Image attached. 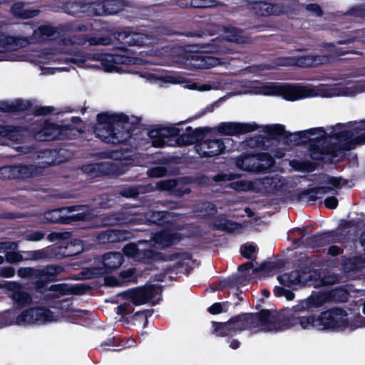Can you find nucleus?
Listing matches in <instances>:
<instances>
[{
    "label": "nucleus",
    "mask_w": 365,
    "mask_h": 365,
    "mask_svg": "<svg viewBox=\"0 0 365 365\" xmlns=\"http://www.w3.org/2000/svg\"><path fill=\"white\" fill-rule=\"evenodd\" d=\"M215 226L219 230L227 232H237L242 228L240 225L222 218L216 220Z\"/></svg>",
    "instance_id": "obj_40"
},
{
    "label": "nucleus",
    "mask_w": 365,
    "mask_h": 365,
    "mask_svg": "<svg viewBox=\"0 0 365 365\" xmlns=\"http://www.w3.org/2000/svg\"><path fill=\"white\" fill-rule=\"evenodd\" d=\"M24 325L42 324L56 321L58 315L45 307H33L21 312Z\"/></svg>",
    "instance_id": "obj_9"
},
{
    "label": "nucleus",
    "mask_w": 365,
    "mask_h": 365,
    "mask_svg": "<svg viewBox=\"0 0 365 365\" xmlns=\"http://www.w3.org/2000/svg\"><path fill=\"white\" fill-rule=\"evenodd\" d=\"M278 281L280 284L292 287L298 284H310L312 281V274L309 272L300 274L298 271L290 273H284L278 276Z\"/></svg>",
    "instance_id": "obj_19"
},
{
    "label": "nucleus",
    "mask_w": 365,
    "mask_h": 365,
    "mask_svg": "<svg viewBox=\"0 0 365 365\" xmlns=\"http://www.w3.org/2000/svg\"><path fill=\"white\" fill-rule=\"evenodd\" d=\"M135 269L131 268L120 273V281L123 284H126L135 279Z\"/></svg>",
    "instance_id": "obj_48"
},
{
    "label": "nucleus",
    "mask_w": 365,
    "mask_h": 365,
    "mask_svg": "<svg viewBox=\"0 0 365 365\" xmlns=\"http://www.w3.org/2000/svg\"><path fill=\"white\" fill-rule=\"evenodd\" d=\"M50 290L60 294H65L71 291V289L66 284H55L51 287ZM58 297V294H56Z\"/></svg>",
    "instance_id": "obj_53"
},
{
    "label": "nucleus",
    "mask_w": 365,
    "mask_h": 365,
    "mask_svg": "<svg viewBox=\"0 0 365 365\" xmlns=\"http://www.w3.org/2000/svg\"><path fill=\"white\" fill-rule=\"evenodd\" d=\"M303 136L307 138L310 142H320L326 137V132L322 128H312L304 130L302 133Z\"/></svg>",
    "instance_id": "obj_39"
},
{
    "label": "nucleus",
    "mask_w": 365,
    "mask_h": 365,
    "mask_svg": "<svg viewBox=\"0 0 365 365\" xmlns=\"http://www.w3.org/2000/svg\"><path fill=\"white\" fill-rule=\"evenodd\" d=\"M118 40L128 46H141L145 43V36L138 33L123 31L118 34Z\"/></svg>",
    "instance_id": "obj_29"
},
{
    "label": "nucleus",
    "mask_w": 365,
    "mask_h": 365,
    "mask_svg": "<svg viewBox=\"0 0 365 365\" xmlns=\"http://www.w3.org/2000/svg\"><path fill=\"white\" fill-rule=\"evenodd\" d=\"M44 237V234L41 231L34 232L26 235V240L28 241H39Z\"/></svg>",
    "instance_id": "obj_60"
},
{
    "label": "nucleus",
    "mask_w": 365,
    "mask_h": 365,
    "mask_svg": "<svg viewBox=\"0 0 365 365\" xmlns=\"http://www.w3.org/2000/svg\"><path fill=\"white\" fill-rule=\"evenodd\" d=\"M158 186L160 190H173L174 195L177 196H180L190 192L188 188H185L183 192H180L178 188L179 184L174 180L161 181L158 183Z\"/></svg>",
    "instance_id": "obj_36"
},
{
    "label": "nucleus",
    "mask_w": 365,
    "mask_h": 365,
    "mask_svg": "<svg viewBox=\"0 0 365 365\" xmlns=\"http://www.w3.org/2000/svg\"><path fill=\"white\" fill-rule=\"evenodd\" d=\"M120 297L136 306L148 302L155 304L161 299V289L158 285H145L128 289L120 294Z\"/></svg>",
    "instance_id": "obj_6"
},
{
    "label": "nucleus",
    "mask_w": 365,
    "mask_h": 365,
    "mask_svg": "<svg viewBox=\"0 0 365 365\" xmlns=\"http://www.w3.org/2000/svg\"><path fill=\"white\" fill-rule=\"evenodd\" d=\"M57 61H61L60 58H57L55 54L50 53H43L38 56V59L36 60V61L39 63L42 64L40 67L41 68V71L43 74L48 75V74H53L56 71H66L67 69H65L63 68H54V67H46L44 66V64L54 62Z\"/></svg>",
    "instance_id": "obj_26"
},
{
    "label": "nucleus",
    "mask_w": 365,
    "mask_h": 365,
    "mask_svg": "<svg viewBox=\"0 0 365 365\" xmlns=\"http://www.w3.org/2000/svg\"><path fill=\"white\" fill-rule=\"evenodd\" d=\"M166 170L162 167H156L152 168L148 171V174L150 177L160 178L165 175Z\"/></svg>",
    "instance_id": "obj_55"
},
{
    "label": "nucleus",
    "mask_w": 365,
    "mask_h": 365,
    "mask_svg": "<svg viewBox=\"0 0 365 365\" xmlns=\"http://www.w3.org/2000/svg\"><path fill=\"white\" fill-rule=\"evenodd\" d=\"M180 239V235L173 230H165L155 234L152 240L148 241V247L151 252L152 248L163 249L176 244Z\"/></svg>",
    "instance_id": "obj_13"
},
{
    "label": "nucleus",
    "mask_w": 365,
    "mask_h": 365,
    "mask_svg": "<svg viewBox=\"0 0 365 365\" xmlns=\"http://www.w3.org/2000/svg\"><path fill=\"white\" fill-rule=\"evenodd\" d=\"M331 190V188L329 187H321L307 190L299 194V200L302 202L315 201Z\"/></svg>",
    "instance_id": "obj_30"
},
{
    "label": "nucleus",
    "mask_w": 365,
    "mask_h": 365,
    "mask_svg": "<svg viewBox=\"0 0 365 365\" xmlns=\"http://www.w3.org/2000/svg\"><path fill=\"white\" fill-rule=\"evenodd\" d=\"M365 92V78L358 80L354 84L349 81H331L317 86L312 84L262 83L252 82L244 93L277 96L287 101H294L305 98L336 96H353Z\"/></svg>",
    "instance_id": "obj_1"
},
{
    "label": "nucleus",
    "mask_w": 365,
    "mask_h": 365,
    "mask_svg": "<svg viewBox=\"0 0 365 365\" xmlns=\"http://www.w3.org/2000/svg\"><path fill=\"white\" fill-rule=\"evenodd\" d=\"M344 54L341 48H336L334 46H329L327 53L322 55H304L297 58H280L279 62L275 65L268 66V68H273L277 66H314L325 63L331 58Z\"/></svg>",
    "instance_id": "obj_5"
},
{
    "label": "nucleus",
    "mask_w": 365,
    "mask_h": 365,
    "mask_svg": "<svg viewBox=\"0 0 365 365\" xmlns=\"http://www.w3.org/2000/svg\"><path fill=\"white\" fill-rule=\"evenodd\" d=\"M54 33L53 28L48 26H43L38 28V30L34 31L36 37H39L42 40L46 39L47 37L52 36Z\"/></svg>",
    "instance_id": "obj_46"
},
{
    "label": "nucleus",
    "mask_w": 365,
    "mask_h": 365,
    "mask_svg": "<svg viewBox=\"0 0 365 365\" xmlns=\"http://www.w3.org/2000/svg\"><path fill=\"white\" fill-rule=\"evenodd\" d=\"M88 41L91 45H107L109 43L108 39L102 38H91L88 40Z\"/></svg>",
    "instance_id": "obj_63"
},
{
    "label": "nucleus",
    "mask_w": 365,
    "mask_h": 365,
    "mask_svg": "<svg viewBox=\"0 0 365 365\" xmlns=\"http://www.w3.org/2000/svg\"><path fill=\"white\" fill-rule=\"evenodd\" d=\"M253 9L261 16L279 15L282 11L277 5H273L266 2H257L255 4Z\"/></svg>",
    "instance_id": "obj_31"
},
{
    "label": "nucleus",
    "mask_w": 365,
    "mask_h": 365,
    "mask_svg": "<svg viewBox=\"0 0 365 365\" xmlns=\"http://www.w3.org/2000/svg\"><path fill=\"white\" fill-rule=\"evenodd\" d=\"M41 173L36 165H13L0 169V177L4 179L29 178Z\"/></svg>",
    "instance_id": "obj_11"
},
{
    "label": "nucleus",
    "mask_w": 365,
    "mask_h": 365,
    "mask_svg": "<svg viewBox=\"0 0 365 365\" xmlns=\"http://www.w3.org/2000/svg\"><path fill=\"white\" fill-rule=\"evenodd\" d=\"M82 11H86L94 16L113 15L118 13L120 9L115 7L113 3H108L106 5L101 3H93L86 6Z\"/></svg>",
    "instance_id": "obj_23"
},
{
    "label": "nucleus",
    "mask_w": 365,
    "mask_h": 365,
    "mask_svg": "<svg viewBox=\"0 0 365 365\" xmlns=\"http://www.w3.org/2000/svg\"><path fill=\"white\" fill-rule=\"evenodd\" d=\"M240 252L244 257L251 258L255 252V247L252 245H245L241 247Z\"/></svg>",
    "instance_id": "obj_52"
},
{
    "label": "nucleus",
    "mask_w": 365,
    "mask_h": 365,
    "mask_svg": "<svg viewBox=\"0 0 365 365\" xmlns=\"http://www.w3.org/2000/svg\"><path fill=\"white\" fill-rule=\"evenodd\" d=\"M63 210L69 213L68 217L73 221L87 220L93 216L89 209L86 206H71L63 208Z\"/></svg>",
    "instance_id": "obj_27"
},
{
    "label": "nucleus",
    "mask_w": 365,
    "mask_h": 365,
    "mask_svg": "<svg viewBox=\"0 0 365 365\" xmlns=\"http://www.w3.org/2000/svg\"><path fill=\"white\" fill-rule=\"evenodd\" d=\"M123 262V257L119 252H110L104 255L103 263L108 270L118 268Z\"/></svg>",
    "instance_id": "obj_34"
},
{
    "label": "nucleus",
    "mask_w": 365,
    "mask_h": 365,
    "mask_svg": "<svg viewBox=\"0 0 365 365\" xmlns=\"http://www.w3.org/2000/svg\"><path fill=\"white\" fill-rule=\"evenodd\" d=\"M185 87L191 90H197L199 91H207L212 89V86L210 84L194 82L187 83Z\"/></svg>",
    "instance_id": "obj_47"
},
{
    "label": "nucleus",
    "mask_w": 365,
    "mask_h": 365,
    "mask_svg": "<svg viewBox=\"0 0 365 365\" xmlns=\"http://www.w3.org/2000/svg\"><path fill=\"white\" fill-rule=\"evenodd\" d=\"M68 127L61 126L53 123H45L43 127L36 133V138L39 140H51L63 138Z\"/></svg>",
    "instance_id": "obj_14"
},
{
    "label": "nucleus",
    "mask_w": 365,
    "mask_h": 365,
    "mask_svg": "<svg viewBox=\"0 0 365 365\" xmlns=\"http://www.w3.org/2000/svg\"><path fill=\"white\" fill-rule=\"evenodd\" d=\"M59 212L58 210H51L46 212L44 214V218L46 222H56L59 220Z\"/></svg>",
    "instance_id": "obj_54"
},
{
    "label": "nucleus",
    "mask_w": 365,
    "mask_h": 365,
    "mask_svg": "<svg viewBox=\"0 0 365 365\" xmlns=\"http://www.w3.org/2000/svg\"><path fill=\"white\" fill-rule=\"evenodd\" d=\"M257 129L255 123H222L217 127V130L225 135H233L246 133Z\"/></svg>",
    "instance_id": "obj_20"
},
{
    "label": "nucleus",
    "mask_w": 365,
    "mask_h": 365,
    "mask_svg": "<svg viewBox=\"0 0 365 365\" xmlns=\"http://www.w3.org/2000/svg\"><path fill=\"white\" fill-rule=\"evenodd\" d=\"M123 252L126 256L138 260L151 256L148 242L146 240L139 241L138 244H128L124 247Z\"/></svg>",
    "instance_id": "obj_21"
},
{
    "label": "nucleus",
    "mask_w": 365,
    "mask_h": 365,
    "mask_svg": "<svg viewBox=\"0 0 365 365\" xmlns=\"http://www.w3.org/2000/svg\"><path fill=\"white\" fill-rule=\"evenodd\" d=\"M105 282L108 286L118 287L123 285L120 279H116L114 277H106L105 278Z\"/></svg>",
    "instance_id": "obj_58"
},
{
    "label": "nucleus",
    "mask_w": 365,
    "mask_h": 365,
    "mask_svg": "<svg viewBox=\"0 0 365 365\" xmlns=\"http://www.w3.org/2000/svg\"><path fill=\"white\" fill-rule=\"evenodd\" d=\"M138 194V192L135 187H129L121 192V195L125 197H135Z\"/></svg>",
    "instance_id": "obj_61"
},
{
    "label": "nucleus",
    "mask_w": 365,
    "mask_h": 365,
    "mask_svg": "<svg viewBox=\"0 0 365 365\" xmlns=\"http://www.w3.org/2000/svg\"><path fill=\"white\" fill-rule=\"evenodd\" d=\"M277 181L276 178H266L262 180H257L254 182L239 180L230 184V187L237 191H256L260 192L263 190L268 191L277 187L275 184Z\"/></svg>",
    "instance_id": "obj_10"
},
{
    "label": "nucleus",
    "mask_w": 365,
    "mask_h": 365,
    "mask_svg": "<svg viewBox=\"0 0 365 365\" xmlns=\"http://www.w3.org/2000/svg\"><path fill=\"white\" fill-rule=\"evenodd\" d=\"M220 59L210 56L192 55L190 65L195 68L207 69L225 64Z\"/></svg>",
    "instance_id": "obj_22"
},
{
    "label": "nucleus",
    "mask_w": 365,
    "mask_h": 365,
    "mask_svg": "<svg viewBox=\"0 0 365 365\" xmlns=\"http://www.w3.org/2000/svg\"><path fill=\"white\" fill-rule=\"evenodd\" d=\"M15 274V270L12 267H4L1 269L0 276L3 277H12Z\"/></svg>",
    "instance_id": "obj_57"
},
{
    "label": "nucleus",
    "mask_w": 365,
    "mask_h": 365,
    "mask_svg": "<svg viewBox=\"0 0 365 365\" xmlns=\"http://www.w3.org/2000/svg\"><path fill=\"white\" fill-rule=\"evenodd\" d=\"M232 323H230V322L217 324H215V331L219 336L232 335Z\"/></svg>",
    "instance_id": "obj_45"
},
{
    "label": "nucleus",
    "mask_w": 365,
    "mask_h": 365,
    "mask_svg": "<svg viewBox=\"0 0 365 365\" xmlns=\"http://www.w3.org/2000/svg\"><path fill=\"white\" fill-rule=\"evenodd\" d=\"M223 310L222 304L220 303H215L209 307L208 311L212 314H217L222 312Z\"/></svg>",
    "instance_id": "obj_62"
},
{
    "label": "nucleus",
    "mask_w": 365,
    "mask_h": 365,
    "mask_svg": "<svg viewBox=\"0 0 365 365\" xmlns=\"http://www.w3.org/2000/svg\"><path fill=\"white\" fill-rule=\"evenodd\" d=\"M274 164L272 157L267 154H262L259 158L245 157L237 162V166L240 168L257 172L270 168Z\"/></svg>",
    "instance_id": "obj_12"
},
{
    "label": "nucleus",
    "mask_w": 365,
    "mask_h": 365,
    "mask_svg": "<svg viewBox=\"0 0 365 365\" xmlns=\"http://www.w3.org/2000/svg\"><path fill=\"white\" fill-rule=\"evenodd\" d=\"M307 11H309L310 12H313L318 16L321 15V14H322L319 6L314 4L307 5Z\"/></svg>",
    "instance_id": "obj_64"
},
{
    "label": "nucleus",
    "mask_w": 365,
    "mask_h": 365,
    "mask_svg": "<svg viewBox=\"0 0 365 365\" xmlns=\"http://www.w3.org/2000/svg\"><path fill=\"white\" fill-rule=\"evenodd\" d=\"M274 292L276 296L284 297L287 300H292L294 294L292 291L287 290L282 287H277L274 289Z\"/></svg>",
    "instance_id": "obj_49"
},
{
    "label": "nucleus",
    "mask_w": 365,
    "mask_h": 365,
    "mask_svg": "<svg viewBox=\"0 0 365 365\" xmlns=\"http://www.w3.org/2000/svg\"><path fill=\"white\" fill-rule=\"evenodd\" d=\"M27 255L26 259L38 260L53 257L56 255V253L53 247H46L45 249L29 252Z\"/></svg>",
    "instance_id": "obj_37"
},
{
    "label": "nucleus",
    "mask_w": 365,
    "mask_h": 365,
    "mask_svg": "<svg viewBox=\"0 0 365 365\" xmlns=\"http://www.w3.org/2000/svg\"><path fill=\"white\" fill-rule=\"evenodd\" d=\"M324 205L327 208L335 209L338 205V200L335 197H329L324 200Z\"/></svg>",
    "instance_id": "obj_59"
},
{
    "label": "nucleus",
    "mask_w": 365,
    "mask_h": 365,
    "mask_svg": "<svg viewBox=\"0 0 365 365\" xmlns=\"http://www.w3.org/2000/svg\"><path fill=\"white\" fill-rule=\"evenodd\" d=\"M129 234L123 230H110L98 235V240L101 243L115 242L126 240Z\"/></svg>",
    "instance_id": "obj_28"
},
{
    "label": "nucleus",
    "mask_w": 365,
    "mask_h": 365,
    "mask_svg": "<svg viewBox=\"0 0 365 365\" xmlns=\"http://www.w3.org/2000/svg\"><path fill=\"white\" fill-rule=\"evenodd\" d=\"M98 125L95 133L103 141L118 144L130 138V133L124 123L128 117L121 113H103L98 115Z\"/></svg>",
    "instance_id": "obj_3"
},
{
    "label": "nucleus",
    "mask_w": 365,
    "mask_h": 365,
    "mask_svg": "<svg viewBox=\"0 0 365 365\" xmlns=\"http://www.w3.org/2000/svg\"><path fill=\"white\" fill-rule=\"evenodd\" d=\"M331 135L339 140L345 150H350L365 142V133H359V127L351 128L347 125H338Z\"/></svg>",
    "instance_id": "obj_8"
},
{
    "label": "nucleus",
    "mask_w": 365,
    "mask_h": 365,
    "mask_svg": "<svg viewBox=\"0 0 365 365\" xmlns=\"http://www.w3.org/2000/svg\"><path fill=\"white\" fill-rule=\"evenodd\" d=\"M225 149V143L219 139H206L196 145V151L201 157L220 155Z\"/></svg>",
    "instance_id": "obj_15"
},
{
    "label": "nucleus",
    "mask_w": 365,
    "mask_h": 365,
    "mask_svg": "<svg viewBox=\"0 0 365 365\" xmlns=\"http://www.w3.org/2000/svg\"><path fill=\"white\" fill-rule=\"evenodd\" d=\"M34 274H38V270L29 267L20 268L18 270V275L21 277H31Z\"/></svg>",
    "instance_id": "obj_56"
},
{
    "label": "nucleus",
    "mask_w": 365,
    "mask_h": 365,
    "mask_svg": "<svg viewBox=\"0 0 365 365\" xmlns=\"http://www.w3.org/2000/svg\"><path fill=\"white\" fill-rule=\"evenodd\" d=\"M179 133L178 128L170 125L152 129L148 132V135L154 147L182 145L185 143L182 139L177 138Z\"/></svg>",
    "instance_id": "obj_7"
},
{
    "label": "nucleus",
    "mask_w": 365,
    "mask_h": 365,
    "mask_svg": "<svg viewBox=\"0 0 365 365\" xmlns=\"http://www.w3.org/2000/svg\"><path fill=\"white\" fill-rule=\"evenodd\" d=\"M165 214L162 212L148 213L145 217V220L153 223H159Z\"/></svg>",
    "instance_id": "obj_51"
},
{
    "label": "nucleus",
    "mask_w": 365,
    "mask_h": 365,
    "mask_svg": "<svg viewBox=\"0 0 365 365\" xmlns=\"http://www.w3.org/2000/svg\"><path fill=\"white\" fill-rule=\"evenodd\" d=\"M232 323V335L242 330L261 327L264 331H272L277 330L272 323L276 322V317L268 311L264 310L258 314H247L230 319Z\"/></svg>",
    "instance_id": "obj_4"
},
{
    "label": "nucleus",
    "mask_w": 365,
    "mask_h": 365,
    "mask_svg": "<svg viewBox=\"0 0 365 365\" xmlns=\"http://www.w3.org/2000/svg\"><path fill=\"white\" fill-rule=\"evenodd\" d=\"M148 81L152 83H181V78L171 73H149L143 76Z\"/></svg>",
    "instance_id": "obj_25"
},
{
    "label": "nucleus",
    "mask_w": 365,
    "mask_h": 365,
    "mask_svg": "<svg viewBox=\"0 0 365 365\" xmlns=\"http://www.w3.org/2000/svg\"><path fill=\"white\" fill-rule=\"evenodd\" d=\"M327 300V296L324 293L312 294L309 297L299 301L296 305L292 307V311L297 314L312 308H318L322 307Z\"/></svg>",
    "instance_id": "obj_18"
},
{
    "label": "nucleus",
    "mask_w": 365,
    "mask_h": 365,
    "mask_svg": "<svg viewBox=\"0 0 365 365\" xmlns=\"http://www.w3.org/2000/svg\"><path fill=\"white\" fill-rule=\"evenodd\" d=\"M18 248L16 242H6L0 243V252L6 254V259L9 263H17L24 260V257L19 252H15Z\"/></svg>",
    "instance_id": "obj_24"
},
{
    "label": "nucleus",
    "mask_w": 365,
    "mask_h": 365,
    "mask_svg": "<svg viewBox=\"0 0 365 365\" xmlns=\"http://www.w3.org/2000/svg\"><path fill=\"white\" fill-rule=\"evenodd\" d=\"M24 3H15L11 7L12 14L21 19H29L36 16L38 13L37 10H28L24 9Z\"/></svg>",
    "instance_id": "obj_35"
},
{
    "label": "nucleus",
    "mask_w": 365,
    "mask_h": 365,
    "mask_svg": "<svg viewBox=\"0 0 365 365\" xmlns=\"http://www.w3.org/2000/svg\"><path fill=\"white\" fill-rule=\"evenodd\" d=\"M276 322L272 323V327H276V331H281L289 329L297 325L302 329H315L323 331L326 329H355L359 327H365V320L357 322H352L347 317V314L341 309H335L329 312H322L319 315L308 314L302 317L293 316L289 318L284 324L278 322L277 316Z\"/></svg>",
    "instance_id": "obj_2"
},
{
    "label": "nucleus",
    "mask_w": 365,
    "mask_h": 365,
    "mask_svg": "<svg viewBox=\"0 0 365 365\" xmlns=\"http://www.w3.org/2000/svg\"><path fill=\"white\" fill-rule=\"evenodd\" d=\"M0 288L9 293L14 301L19 304H29L31 302L30 295L24 292L21 286L16 282H4L0 283Z\"/></svg>",
    "instance_id": "obj_16"
},
{
    "label": "nucleus",
    "mask_w": 365,
    "mask_h": 365,
    "mask_svg": "<svg viewBox=\"0 0 365 365\" xmlns=\"http://www.w3.org/2000/svg\"><path fill=\"white\" fill-rule=\"evenodd\" d=\"M224 37L226 40L232 42L243 43V36L242 32L235 28H225L224 30Z\"/></svg>",
    "instance_id": "obj_42"
},
{
    "label": "nucleus",
    "mask_w": 365,
    "mask_h": 365,
    "mask_svg": "<svg viewBox=\"0 0 365 365\" xmlns=\"http://www.w3.org/2000/svg\"><path fill=\"white\" fill-rule=\"evenodd\" d=\"M21 46V43L19 39L4 34H0V53L15 51Z\"/></svg>",
    "instance_id": "obj_32"
},
{
    "label": "nucleus",
    "mask_w": 365,
    "mask_h": 365,
    "mask_svg": "<svg viewBox=\"0 0 365 365\" xmlns=\"http://www.w3.org/2000/svg\"><path fill=\"white\" fill-rule=\"evenodd\" d=\"M327 300V296L324 293L312 294L309 297L299 301L296 305L292 307V311L297 314L312 308H318L322 307Z\"/></svg>",
    "instance_id": "obj_17"
},
{
    "label": "nucleus",
    "mask_w": 365,
    "mask_h": 365,
    "mask_svg": "<svg viewBox=\"0 0 365 365\" xmlns=\"http://www.w3.org/2000/svg\"><path fill=\"white\" fill-rule=\"evenodd\" d=\"M22 319L21 313L18 314L15 311L7 312L0 317V328L6 326L24 325Z\"/></svg>",
    "instance_id": "obj_33"
},
{
    "label": "nucleus",
    "mask_w": 365,
    "mask_h": 365,
    "mask_svg": "<svg viewBox=\"0 0 365 365\" xmlns=\"http://www.w3.org/2000/svg\"><path fill=\"white\" fill-rule=\"evenodd\" d=\"M267 131L274 136L282 135L284 133V126L282 125H272L267 127Z\"/></svg>",
    "instance_id": "obj_50"
},
{
    "label": "nucleus",
    "mask_w": 365,
    "mask_h": 365,
    "mask_svg": "<svg viewBox=\"0 0 365 365\" xmlns=\"http://www.w3.org/2000/svg\"><path fill=\"white\" fill-rule=\"evenodd\" d=\"M65 249L66 251L63 252V255L71 256L81 252L83 250V247L81 240H74L67 243Z\"/></svg>",
    "instance_id": "obj_44"
},
{
    "label": "nucleus",
    "mask_w": 365,
    "mask_h": 365,
    "mask_svg": "<svg viewBox=\"0 0 365 365\" xmlns=\"http://www.w3.org/2000/svg\"><path fill=\"white\" fill-rule=\"evenodd\" d=\"M113 61L116 64L121 65H135V64H143L147 63L148 61L143 60L140 58L128 56H120L116 55L113 57Z\"/></svg>",
    "instance_id": "obj_38"
},
{
    "label": "nucleus",
    "mask_w": 365,
    "mask_h": 365,
    "mask_svg": "<svg viewBox=\"0 0 365 365\" xmlns=\"http://www.w3.org/2000/svg\"><path fill=\"white\" fill-rule=\"evenodd\" d=\"M0 135L12 140H19L22 137L21 130L13 126H5L0 129Z\"/></svg>",
    "instance_id": "obj_41"
},
{
    "label": "nucleus",
    "mask_w": 365,
    "mask_h": 365,
    "mask_svg": "<svg viewBox=\"0 0 365 365\" xmlns=\"http://www.w3.org/2000/svg\"><path fill=\"white\" fill-rule=\"evenodd\" d=\"M63 271V269L57 265L48 266L41 270H38V274L41 277H44L46 279H53V278L61 274Z\"/></svg>",
    "instance_id": "obj_43"
}]
</instances>
